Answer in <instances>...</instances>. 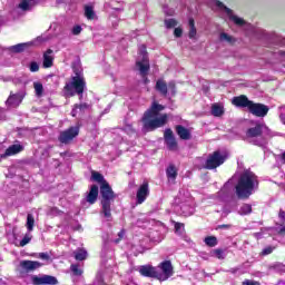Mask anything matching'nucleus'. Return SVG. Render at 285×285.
Listing matches in <instances>:
<instances>
[{"label": "nucleus", "mask_w": 285, "mask_h": 285, "mask_svg": "<svg viewBox=\"0 0 285 285\" xmlns=\"http://www.w3.org/2000/svg\"><path fill=\"white\" fill-rule=\"evenodd\" d=\"M165 109L166 107H164V105L154 101L141 119L144 129L153 131L157 130V128H164V126L168 124V114L160 112Z\"/></svg>", "instance_id": "nucleus-1"}, {"label": "nucleus", "mask_w": 285, "mask_h": 285, "mask_svg": "<svg viewBox=\"0 0 285 285\" xmlns=\"http://www.w3.org/2000/svg\"><path fill=\"white\" fill-rule=\"evenodd\" d=\"M257 186H259L257 176L250 170H245L239 176L238 183L235 187L238 199H248Z\"/></svg>", "instance_id": "nucleus-2"}, {"label": "nucleus", "mask_w": 285, "mask_h": 285, "mask_svg": "<svg viewBox=\"0 0 285 285\" xmlns=\"http://www.w3.org/2000/svg\"><path fill=\"white\" fill-rule=\"evenodd\" d=\"M232 104L236 106V108H247L248 112L254 115V117H266L269 110L268 106L254 102L244 95L234 97Z\"/></svg>", "instance_id": "nucleus-3"}, {"label": "nucleus", "mask_w": 285, "mask_h": 285, "mask_svg": "<svg viewBox=\"0 0 285 285\" xmlns=\"http://www.w3.org/2000/svg\"><path fill=\"white\" fill-rule=\"evenodd\" d=\"M273 137V132L264 124H257L254 127H250L246 131V141L254 144V146H266V138Z\"/></svg>", "instance_id": "nucleus-4"}, {"label": "nucleus", "mask_w": 285, "mask_h": 285, "mask_svg": "<svg viewBox=\"0 0 285 285\" xmlns=\"http://www.w3.org/2000/svg\"><path fill=\"white\" fill-rule=\"evenodd\" d=\"M75 75L71 81L65 86L66 97H75L79 95L80 99H83V91L86 90V78L81 70L75 69Z\"/></svg>", "instance_id": "nucleus-5"}, {"label": "nucleus", "mask_w": 285, "mask_h": 285, "mask_svg": "<svg viewBox=\"0 0 285 285\" xmlns=\"http://www.w3.org/2000/svg\"><path fill=\"white\" fill-rule=\"evenodd\" d=\"M100 195L102 197L101 213L107 219H110V217H112L110 206L115 202L117 195H115V191H112V187H110V184L108 183H104L102 185H100Z\"/></svg>", "instance_id": "nucleus-6"}, {"label": "nucleus", "mask_w": 285, "mask_h": 285, "mask_svg": "<svg viewBox=\"0 0 285 285\" xmlns=\"http://www.w3.org/2000/svg\"><path fill=\"white\" fill-rule=\"evenodd\" d=\"M173 275H175V271L170 261H164L156 267V279L159 282H166L167 279H170Z\"/></svg>", "instance_id": "nucleus-7"}, {"label": "nucleus", "mask_w": 285, "mask_h": 285, "mask_svg": "<svg viewBox=\"0 0 285 285\" xmlns=\"http://www.w3.org/2000/svg\"><path fill=\"white\" fill-rule=\"evenodd\" d=\"M214 4L216 6V8H218V10H223V12H225L229 19V21H233V23H235V26H238L239 28L247 26L246 20H244L243 18L236 16L230 8L226 7L225 4H223L222 1L219 0H215Z\"/></svg>", "instance_id": "nucleus-8"}, {"label": "nucleus", "mask_w": 285, "mask_h": 285, "mask_svg": "<svg viewBox=\"0 0 285 285\" xmlns=\"http://www.w3.org/2000/svg\"><path fill=\"white\" fill-rule=\"evenodd\" d=\"M140 59L136 61V66L139 69V72L142 77L148 75V70H150V62L148 61V53L146 52V47L142 45L139 48Z\"/></svg>", "instance_id": "nucleus-9"}, {"label": "nucleus", "mask_w": 285, "mask_h": 285, "mask_svg": "<svg viewBox=\"0 0 285 285\" xmlns=\"http://www.w3.org/2000/svg\"><path fill=\"white\" fill-rule=\"evenodd\" d=\"M81 128V125L77 124V126L69 127L68 129L60 132L58 140L60 144H71L76 137H79V129Z\"/></svg>", "instance_id": "nucleus-10"}, {"label": "nucleus", "mask_w": 285, "mask_h": 285, "mask_svg": "<svg viewBox=\"0 0 285 285\" xmlns=\"http://www.w3.org/2000/svg\"><path fill=\"white\" fill-rule=\"evenodd\" d=\"M224 161H226V156L219 151H214L208 156L205 163V168L207 170H215V168H219Z\"/></svg>", "instance_id": "nucleus-11"}, {"label": "nucleus", "mask_w": 285, "mask_h": 285, "mask_svg": "<svg viewBox=\"0 0 285 285\" xmlns=\"http://www.w3.org/2000/svg\"><path fill=\"white\" fill-rule=\"evenodd\" d=\"M31 282L33 285H57V277L50 275L32 276Z\"/></svg>", "instance_id": "nucleus-12"}, {"label": "nucleus", "mask_w": 285, "mask_h": 285, "mask_svg": "<svg viewBox=\"0 0 285 285\" xmlns=\"http://www.w3.org/2000/svg\"><path fill=\"white\" fill-rule=\"evenodd\" d=\"M24 97H26V94L23 92L10 94V96L6 101V105L8 106V108H19Z\"/></svg>", "instance_id": "nucleus-13"}, {"label": "nucleus", "mask_w": 285, "mask_h": 285, "mask_svg": "<svg viewBox=\"0 0 285 285\" xmlns=\"http://www.w3.org/2000/svg\"><path fill=\"white\" fill-rule=\"evenodd\" d=\"M148 195H150V187L148 186V183L145 181L137 190V204H144L146 199H148Z\"/></svg>", "instance_id": "nucleus-14"}, {"label": "nucleus", "mask_w": 285, "mask_h": 285, "mask_svg": "<svg viewBox=\"0 0 285 285\" xmlns=\"http://www.w3.org/2000/svg\"><path fill=\"white\" fill-rule=\"evenodd\" d=\"M165 142L168 148V150H177V139L175 138V135L173 134V129H166L164 132Z\"/></svg>", "instance_id": "nucleus-15"}, {"label": "nucleus", "mask_w": 285, "mask_h": 285, "mask_svg": "<svg viewBox=\"0 0 285 285\" xmlns=\"http://www.w3.org/2000/svg\"><path fill=\"white\" fill-rule=\"evenodd\" d=\"M176 213L183 217H190L195 215V206L183 203L181 205L176 206Z\"/></svg>", "instance_id": "nucleus-16"}, {"label": "nucleus", "mask_w": 285, "mask_h": 285, "mask_svg": "<svg viewBox=\"0 0 285 285\" xmlns=\"http://www.w3.org/2000/svg\"><path fill=\"white\" fill-rule=\"evenodd\" d=\"M17 8L21 10V12H30L38 3L39 0H19Z\"/></svg>", "instance_id": "nucleus-17"}, {"label": "nucleus", "mask_w": 285, "mask_h": 285, "mask_svg": "<svg viewBox=\"0 0 285 285\" xmlns=\"http://www.w3.org/2000/svg\"><path fill=\"white\" fill-rule=\"evenodd\" d=\"M20 266L26 273H32L33 271L41 268L42 264L38 261H22Z\"/></svg>", "instance_id": "nucleus-18"}, {"label": "nucleus", "mask_w": 285, "mask_h": 285, "mask_svg": "<svg viewBox=\"0 0 285 285\" xmlns=\"http://www.w3.org/2000/svg\"><path fill=\"white\" fill-rule=\"evenodd\" d=\"M176 134L184 141H188V140L193 139V134H191L190 129H188L181 125L176 126Z\"/></svg>", "instance_id": "nucleus-19"}, {"label": "nucleus", "mask_w": 285, "mask_h": 285, "mask_svg": "<svg viewBox=\"0 0 285 285\" xmlns=\"http://www.w3.org/2000/svg\"><path fill=\"white\" fill-rule=\"evenodd\" d=\"M139 273L142 277H155L157 279V267L142 265L139 267Z\"/></svg>", "instance_id": "nucleus-20"}, {"label": "nucleus", "mask_w": 285, "mask_h": 285, "mask_svg": "<svg viewBox=\"0 0 285 285\" xmlns=\"http://www.w3.org/2000/svg\"><path fill=\"white\" fill-rule=\"evenodd\" d=\"M55 66V55L52 49H48L43 53L42 68H52Z\"/></svg>", "instance_id": "nucleus-21"}, {"label": "nucleus", "mask_w": 285, "mask_h": 285, "mask_svg": "<svg viewBox=\"0 0 285 285\" xmlns=\"http://www.w3.org/2000/svg\"><path fill=\"white\" fill-rule=\"evenodd\" d=\"M97 197H99V187L97 185H92L89 193H87L86 202L92 205L97 202Z\"/></svg>", "instance_id": "nucleus-22"}, {"label": "nucleus", "mask_w": 285, "mask_h": 285, "mask_svg": "<svg viewBox=\"0 0 285 285\" xmlns=\"http://www.w3.org/2000/svg\"><path fill=\"white\" fill-rule=\"evenodd\" d=\"M19 153H23V145L14 144L6 149L4 155L7 157H12V155H19Z\"/></svg>", "instance_id": "nucleus-23"}, {"label": "nucleus", "mask_w": 285, "mask_h": 285, "mask_svg": "<svg viewBox=\"0 0 285 285\" xmlns=\"http://www.w3.org/2000/svg\"><path fill=\"white\" fill-rule=\"evenodd\" d=\"M90 108V105L82 102V104H76L71 110V116L77 117V115H83L86 110Z\"/></svg>", "instance_id": "nucleus-24"}, {"label": "nucleus", "mask_w": 285, "mask_h": 285, "mask_svg": "<svg viewBox=\"0 0 285 285\" xmlns=\"http://www.w3.org/2000/svg\"><path fill=\"white\" fill-rule=\"evenodd\" d=\"M224 105L222 104H213L212 105V115L213 117H222L224 115Z\"/></svg>", "instance_id": "nucleus-25"}, {"label": "nucleus", "mask_w": 285, "mask_h": 285, "mask_svg": "<svg viewBox=\"0 0 285 285\" xmlns=\"http://www.w3.org/2000/svg\"><path fill=\"white\" fill-rule=\"evenodd\" d=\"M30 46H32V42L18 43V45L11 46L9 50H11L12 52H23V50H26L27 48H30Z\"/></svg>", "instance_id": "nucleus-26"}, {"label": "nucleus", "mask_w": 285, "mask_h": 285, "mask_svg": "<svg viewBox=\"0 0 285 285\" xmlns=\"http://www.w3.org/2000/svg\"><path fill=\"white\" fill-rule=\"evenodd\" d=\"M188 26H189V32H188L189 39H197V28L195 27V20L193 18L189 19Z\"/></svg>", "instance_id": "nucleus-27"}, {"label": "nucleus", "mask_w": 285, "mask_h": 285, "mask_svg": "<svg viewBox=\"0 0 285 285\" xmlns=\"http://www.w3.org/2000/svg\"><path fill=\"white\" fill-rule=\"evenodd\" d=\"M75 259L78 262H83V259L88 258V252L83 248H79L76 252H73Z\"/></svg>", "instance_id": "nucleus-28"}, {"label": "nucleus", "mask_w": 285, "mask_h": 285, "mask_svg": "<svg viewBox=\"0 0 285 285\" xmlns=\"http://www.w3.org/2000/svg\"><path fill=\"white\" fill-rule=\"evenodd\" d=\"M219 41L233 45V43H236L237 39H235V37L230 36L226 32H222L219 35Z\"/></svg>", "instance_id": "nucleus-29"}, {"label": "nucleus", "mask_w": 285, "mask_h": 285, "mask_svg": "<svg viewBox=\"0 0 285 285\" xmlns=\"http://www.w3.org/2000/svg\"><path fill=\"white\" fill-rule=\"evenodd\" d=\"M26 228L28 233H32V230H35V216H32V214L27 215Z\"/></svg>", "instance_id": "nucleus-30"}, {"label": "nucleus", "mask_w": 285, "mask_h": 285, "mask_svg": "<svg viewBox=\"0 0 285 285\" xmlns=\"http://www.w3.org/2000/svg\"><path fill=\"white\" fill-rule=\"evenodd\" d=\"M156 89L164 96L168 95V86L163 80L157 81Z\"/></svg>", "instance_id": "nucleus-31"}, {"label": "nucleus", "mask_w": 285, "mask_h": 285, "mask_svg": "<svg viewBox=\"0 0 285 285\" xmlns=\"http://www.w3.org/2000/svg\"><path fill=\"white\" fill-rule=\"evenodd\" d=\"M253 213V206L250 204H244L238 209V215H250Z\"/></svg>", "instance_id": "nucleus-32"}, {"label": "nucleus", "mask_w": 285, "mask_h": 285, "mask_svg": "<svg viewBox=\"0 0 285 285\" xmlns=\"http://www.w3.org/2000/svg\"><path fill=\"white\" fill-rule=\"evenodd\" d=\"M85 17H87V19H89V20L97 19L95 9H92V7H90V6L85 7Z\"/></svg>", "instance_id": "nucleus-33"}, {"label": "nucleus", "mask_w": 285, "mask_h": 285, "mask_svg": "<svg viewBox=\"0 0 285 285\" xmlns=\"http://www.w3.org/2000/svg\"><path fill=\"white\" fill-rule=\"evenodd\" d=\"M91 177H92L94 181H98V184H100V186H104V184L107 183L106 179L104 178V175H101L97 171H92Z\"/></svg>", "instance_id": "nucleus-34"}, {"label": "nucleus", "mask_w": 285, "mask_h": 285, "mask_svg": "<svg viewBox=\"0 0 285 285\" xmlns=\"http://www.w3.org/2000/svg\"><path fill=\"white\" fill-rule=\"evenodd\" d=\"M167 177L168 179H177V169L175 168V166L170 165L167 170Z\"/></svg>", "instance_id": "nucleus-35"}, {"label": "nucleus", "mask_w": 285, "mask_h": 285, "mask_svg": "<svg viewBox=\"0 0 285 285\" xmlns=\"http://www.w3.org/2000/svg\"><path fill=\"white\" fill-rule=\"evenodd\" d=\"M33 88L37 97H42L43 95V85L41 82H33Z\"/></svg>", "instance_id": "nucleus-36"}, {"label": "nucleus", "mask_w": 285, "mask_h": 285, "mask_svg": "<svg viewBox=\"0 0 285 285\" xmlns=\"http://www.w3.org/2000/svg\"><path fill=\"white\" fill-rule=\"evenodd\" d=\"M205 244L207 246H210L212 248L215 247V245L217 244V237L215 236H208L205 238Z\"/></svg>", "instance_id": "nucleus-37"}, {"label": "nucleus", "mask_w": 285, "mask_h": 285, "mask_svg": "<svg viewBox=\"0 0 285 285\" xmlns=\"http://www.w3.org/2000/svg\"><path fill=\"white\" fill-rule=\"evenodd\" d=\"M29 242H32V235L26 234L23 238L20 240V246L23 248V246H28Z\"/></svg>", "instance_id": "nucleus-38"}, {"label": "nucleus", "mask_w": 285, "mask_h": 285, "mask_svg": "<svg viewBox=\"0 0 285 285\" xmlns=\"http://www.w3.org/2000/svg\"><path fill=\"white\" fill-rule=\"evenodd\" d=\"M165 26L166 28L170 29V28H175V26H177V20L170 18V19H165Z\"/></svg>", "instance_id": "nucleus-39"}, {"label": "nucleus", "mask_w": 285, "mask_h": 285, "mask_svg": "<svg viewBox=\"0 0 285 285\" xmlns=\"http://www.w3.org/2000/svg\"><path fill=\"white\" fill-rule=\"evenodd\" d=\"M30 72H39V63L37 61H32L29 65Z\"/></svg>", "instance_id": "nucleus-40"}, {"label": "nucleus", "mask_w": 285, "mask_h": 285, "mask_svg": "<svg viewBox=\"0 0 285 285\" xmlns=\"http://www.w3.org/2000/svg\"><path fill=\"white\" fill-rule=\"evenodd\" d=\"M269 268H273V271H276L277 273H283L284 265L282 263H276L272 265Z\"/></svg>", "instance_id": "nucleus-41"}, {"label": "nucleus", "mask_w": 285, "mask_h": 285, "mask_svg": "<svg viewBox=\"0 0 285 285\" xmlns=\"http://www.w3.org/2000/svg\"><path fill=\"white\" fill-rule=\"evenodd\" d=\"M278 110H279V119L282 124H284L285 126V105L281 106Z\"/></svg>", "instance_id": "nucleus-42"}, {"label": "nucleus", "mask_w": 285, "mask_h": 285, "mask_svg": "<svg viewBox=\"0 0 285 285\" xmlns=\"http://www.w3.org/2000/svg\"><path fill=\"white\" fill-rule=\"evenodd\" d=\"M214 255H215V257H217V259H225L226 258V255L224 254V252L222 249H215Z\"/></svg>", "instance_id": "nucleus-43"}, {"label": "nucleus", "mask_w": 285, "mask_h": 285, "mask_svg": "<svg viewBox=\"0 0 285 285\" xmlns=\"http://www.w3.org/2000/svg\"><path fill=\"white\" fill-rule=\"evenodd\" d=\"M71 272L73 273V275H77V276H79V275H81V273H83L81 271V268H79V265H71Z\"/></svg>", "instance_id": "nucleus-44"}, {"label": "nucleus", "mask_w": 285, "mask_h": 285, "mask_svg": "<svg viewBox=\"0 0 285 285\" xmlns=\"http://www.w3.org/2000/svg\"><path fill=\"white\" fill-rule=\"evenodd\" d=\"M164 13L167 14V17H173V14H175V9H168V7H164Z\"/></svg>", "instance_id": "nucleus-45"}, {"label": "nucleus", "mask_w": 285, "mask_h": 285, "mask_svg": "<svg viewBox=\"0 0 285 285\" xmlns=\"http://www.w3.org/2000/svg\"><path fill=\"white\" fill-rule=\"evenodd\" d=\"M124 235H126V232L124 229H121L119 233H118V238L115 242V244H119V242H121V239H124Z\"/></svg>", "instance_id": "nucleus-46"}, {"label": "nucleus", "mask_w": 285, "mask_h": 285, "mask_svg": "<svg viewBox=\"0 0 285 285\" xmlns=\"http://www.w3.org/2000/svg\"><path fill=\"white\" fill-rule=\"evenodd\" d=\"M174 35L175 37H181V35H184V30L181 28H176L174 30Z\"/></svg>", "instance_id": "nucleus-47"}, {"label": "nucleus", "mask_w": 285, "mask_h": 285, "mask_svg": "<svg viewBox=\"0 0 285 285\" xmlns=\"http://www.w3.org/2000/svg\"><path fill=\"white\" fill-rule=\"evenodd\" d=\"M72 35H81V26L73 27Z\"/></svg>", "instance_id": "nucleus-48"}, {"label": "nucleus", "mask_w": 285, "mask_h": 285, "mask_svg": "<svg viewBox=\"0 0 285 285\" xmlns=\"http://www.w3.org/2000/svg\"><path fill=\"white\" fill-rule=\"evenodd\" d=\"M271 253H273V247H267L263 249L262 255H271Z\"/></svg>", "instance_id": "nucleus-49"}, {"label": "nucleus", "mask_w": 285, "mask_h": 285, "mask_svg": "<svg viewBox=\"0 0 285 285\" xmlns=\"http://www.w3.org/2000/svg\"><path fill=\"white\" fill-rule=\"evenodd\" d=\"M181 229H184V224L176 223V224H175V230H176L177 233H179V230H181Z\"/></svg>", "instance_id": "nucleus-50"}, {"label": "nucleus", "mask_w": 285, "mask_h": 285, "mask_svg": "<svg viewBox=\"0 0 285 285\" xmlns=\"http://www.w3.org/2000/svg\"><path fill=\"white\" fill-rule=\"evenodd\" d=\"M39 257L40 259H50V255H48L47 253H40Z\"/></svg>", "instance_id": "nucleus-51"}, {"label": "nucleus", "mask_w": 285, "mask_h": 285, "mask_svg": "<svg viewBox=\"0 0 285 285\" xmlns=\"http://www.w3.org/2000/svg\"><path fill=\"white\" fill-rule=\"evenodd\" d=\"M243 285H259V284L255 281H244Z\"/></svg>", "instance_id": "nucleus-52"}, {"label": "nucleus", "mask_w": 285, "mask_h": 285, "mask_svg": "<svg viewBox=\"0 0 285 285\" xmlns=\"http://www.w3.org/2000/svg\"><path fill=\"white\" fill-rule=\"evenodd\" d=\"M278 216L281 217V219H285V212L284 210H281Z\"/></svg>", "instance_id": "nucleus-53"}, {"label": "nucleus", "mask_w": 285, "mask_h": 285, "mask_svg": "<svg viewBox=\"0 0 285 285\" xmlns=\"http://www.w3.org/2000/svg\"><path fill=\"white\" fill-rule=\"evenodd\" d=\"M218 228H230V225H219Z\"/></svg>", "instance_id": "nucleus-54"}, {"label": "nucleus", "mask_w": 285, "mask_h": 285, "mask_svg": "<svg viewBox=\"0 0 285 285\" xmlns=\"http://www.w3.org/2000/svg\"><path fill=\"white\" fill-rule=\"evenodd\" d=\"M279 235H285V227L279 229Z\"/></svg>", "instance_id": "nucleus-55"}, {"label": "nucleus", "mask_w": 285, "mask_h": 285, "mask_svg": "<svg viewBox=\"0 0 285 285\" xmlns=\"http://www.w3.org/2000/svg\"><path fill=\"white\" fill-rule=\"evenodd\" d=\"M232 273H235V269H232Z\"/></svg>", "instance_id": "nucleus-56"}]
</instances>
